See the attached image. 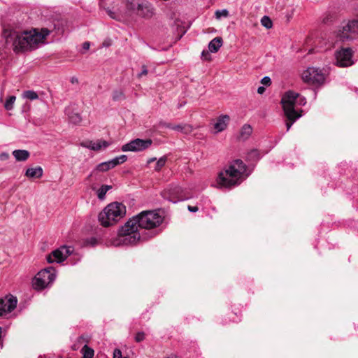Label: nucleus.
<instances>
[{"mask_svg": "<svg viewBox=\"0 0 358 358\" xmlns=\"http://www.w3.org/2000/svg\"><path fill=\"white\" fill-rule=\"evenodd\" d=\"M50 34L48 29L26 31L22 33L12 32L6 38L7 43L12 42L15 52H22L38 48V45L44 43L46 36Z\"/></svg>", "mask_w": 358, "mask_h": 358, "instance_id": "f03ea898", "label": "nucleus"}, {"mask_svg": "<svg viewBox=\"0 0 358 358\" xmlns=\"http://www.w3.org/2000/svg\"><path fill=\"white\" fill-rule=\"evenodd\" d=\"M172 129L180 131L181 133L188 134L192 131V127L189 124H174L173 127H172Z\"/></svg>", "mask_w": 358, "mask_h": 358, "instance_id": "4be33fe9", "label": "nucleus"}, {"mask_svg": "<svg viewBox=\"0 0 358 358\" xmlns=\"http://www.w3.org/2000/svg\"><path fill=\"white\" fill-rule=\"evenodd\" d=\"M261 83L266 86H269L271 84V80L268 76H264L261 80Z\"/></svg>", "mask_w": 358, "mask_h": 358, "instance_id": "c9c22d12", "label": "nucleus"}, {"mask_svg": "<svg viewBox=\"0 0 358 358\" xmlns=\"http://www.w3.org/2000/svg\"><path fill=\"white\" fill-rule=\"evenodd\" d=\"M90 47V43L88 42V41H86L85 43H83V48L85 50H89Z\"/></svg>", "mask_w": 358, "mask_h": 358, "instance_id": "79ce46f5", "label": "nucleus"}, {"mask_svg": "<svg viewBox=\"0 0 358 358\" xmlns=\"http://www.w3.org/2000/svg\"><path fill=\"white\" fill-rule=\"evenodd\" d=\"M261 158L259 151L256 149L250 150L246 157V159L249 162H256Z\"/></svg>", "mask_w": 358, "mask_h": 358, "instance_id": "b1692460", "label": "nucleus"}, {"mask_svg": "<svg viewBox=\"0 0 358 358\" xmlns=\"http://www.w3.org/2000/svg\"><path fill=\"white\" fill-rule=\"evenodd\" d=\"M83 351V358H92L94 356V350L85 345L82 350Z\"/></svg>", "mask_w": 358, "mask_h": 358, "instance_id": "c756f323", "label": "nucleus"}, {"mask_svg": "<svg viewBox=\"0 0 358 358\" xmlns=\"http://www.w3.org/2000/svg\"><path fill=\"white\" fill-rule=\"evenodd\" d=\"M252 128L248 124H245L241 129L238 139L242 141L247 140L252 134Z\"/></svg>", "mask_w": 358, "mask_h": 358, "instance_id": "6ab92c4d", "label": "nucleus"}, {"mask_svg": "<svg viewBox=\"0 0 358 358\" xmlns=\"http://www.w3.org/2000/svg\"><path fill=\"white\" fill-rule=\"evenodd\" d=\"M334 64L338 67H349L354 64L353 51L350 48H341L334 53Z\"/></svg>", "mask_w": 358, "mask_h": 358, "instance_id": "9d476101", "label": "nucleus"}, {"mask_svg": "<svg viewBox=\"0 0 358 358\" xmlns=\"http://www.w3.org/2000/svg\"><path fill=\"white\" fill-rule=\"evenodd\" d=\"M126 215V206L120 202L108 204L99 214L101 225L107 227L113 226L121 220Z\"/></svg>", "mask_w": 358, "mask_h": 358, "instance_id": "20e7f679", "label": "nucleus"}, {"mask_svg": "<svg viewBox=\"0 0 358 358\" xmlns=\"http://www.w3.org/2000/svg\"><path fill=\"white\" fill-rule=\"evenodd\" d=\"M222 38L221 37H215L208 44V50L210 52H217L222 45Z\"/></svg>", "mask_w": 358, "mask_h": 358, "instance_id": "a211bd4d", "label": "nucleus"}, {"mask_svg": "<svg viewBox=\"0 0 358 358\" xmlns=\"http://www.w3.org/2000/svg\"><path fill=\"white\" fill-rule=\"evenodd\" d=\"M156 159H157L155 157H152V158L149 159L147 162H148V164H150V163L155 162Z\"/></svg>", "mask_w": 358, "mask_h": 358, "instance_id": "09e8293b", "label": "nucleus"}, {"mask_svg": "<svg viewBox=\"0 0 358 358\" xmlns=\"http://www.w3.org/2000/svg\"><path fill=\"white\" fill-rule=\"evenodd\" d=\"M15 100H16L15 96H8L5 101V104H4L5 108L7 110H12L13 108V105H14Z\"/></svg>", "mask_w": 358, "mask_h": 358, "instance_id": "bb28decb", "label": "nucleus"}, {"mask_svg": "<svg viewBox=\"0 0 358 358\" xmlns=\"http://www.w3.org/2000/svg\"><path fill=\"white\" fill-rule=\"evenodd\" d=\"M87 243L91 245L94 246L96 243V240L94 238H91L89 240H87Z\"/></svg>", "mask_w": 358, "mask_h": 358, "instance_id": "37998d69", "label": "nucleus"}, {"mask_svg": "<svg viewBox=\"0 0 358 358\" xmlns=\"http://www.w3.org/2000/svg\"><path fill=\"white\" fill-rule=\"evenodd\" d=\"M56 278L55 270L50 266L38 272L33 280V287L36 289H43L52 283Z\"/></svg>", "mask_w": 358, "mask_h": 358, "instance_id": "1a4fd4ad", "label": "nucleus"}, {"mask_svg": "<svg viewBox=\"0 0 358 358\" xmlns=\"http://www.w3.org/2000/svg\"><path fill=\"white\" fill-rule=\"evenodd\" d=\"M250 174V172H248L247 166L242 160H234L227 169L218 174L215 186L219 188L235 187L239 185Z\"/></svg>", "mask_w": 358, "mask_h": 358, "instance_id": "7ed1b4c3", "label": "nucleus"}, {"mask_svg": "<svg viewBox=\"0 0 358 358\" xmlns=\"http://www.w3.org/2000/svg\"><path fill=\"white\" fill-rule=\"evenodd\" d=\"M80 145L94 151H99L101 149L106 148L109 145V143L104 140L85 141L81 142Z\"/></svg>", "mask_w": 358, "mask_h": 358, "instance_id": "2eb2a0df", "label": "nucleus"}, {"mask_svg": "<svg viewBox=\"0 0 358 358\" xmlns=\"http://www.w3.org/2000/svg\"><path fill=\"white\" fill-rule=\"evenodd\" d=\"M8 158V155L6 152H3L0 155L1 159H6Z\"/></svg>", "mask_w": 358, "mask_h": 358, "instance_id": "de8ad7c7", "label": "nucleus"}, {"mask_svg": "<svg viewBox=\"0 0 358 358\" xmlns=\"http://www.w3.org/2000/svg\"><path fill=\"white\" fill-rule=\"evenodd\" d=\"M122 96V92H119V91H115L114 93H113V99L114 100H117L119 99L121 96Z\"/></svg>", "mask_w": 358, "mask_h": 358, "instance_id": "4c0bfd02", "label": "nucleus"}, {"mask_svg": "<svg viewBox=\"0 0 358 358\" xmlns=\"http://www.w3.org/2000/svg\"><path fill=\"white\" fill-rule=\"evenodd\" d=\"M13 155L17 161H26L29 157V152L25 150H15L13 152Z\"/></svg>", "mask_w": 358, "mask_h": 358, "instance_id": "aec40b11", "label": "nucleus"}, {"mask_svg": "<svg viewBox=\"0 0 358 358\" xmlns=\"http://www.w3.org/2000/svg\"><path fill=\"white\" fill-rule=\"evenodd\" d=\"M73 251V248L71 246L63 245L52 251L51 254L47 257V261L48 263H61L64 261Z\"/></svg>", "mask_w": 358, "mask_h": 358, "instance_id": "ddd939ff", "label": "nucleus"}, {"mask_svg": "<svg viewBox=\"0 0 358 358\" xmlns=\"http://www.w3.org/2000/svg\"><path fill=\"white\" fill-rule=\"evenodd\" d=\"M43 169L41 166L27 169L25 176L29 178H40L43 176Z\"/></svg>", "mask_w": 358, "mask_h": 358, "instance_id": "f3484780", "label": "nucleus"}, {"mask_svg": "<svg viewBox=\"0 0 358 358\" xmlns=\"http://www.w3.org/2000/svg\"><path fill=\"white\" fill-rule=\"evenodd\" d=\"M166 358H178V357L176 356V355H171L170 356H169Z\"/></svg>", "mask_w": 358, "mask_h": 358, "instance_id": "8fccbe9b", "label": "nucleus"}, {"mask_svg": "<svg viewBox=\"0 0 358 358\" xmlns=\"http://www.w3.org/2000/svg\"><path fill=\"white\" fill-rule=\"evenodd\" d=\"M114 163L115 162H113L112 159L107 162H101L96 166L95 170L100 172L107 171L115 167Z\"/></svg>", "mask_w": 358, "mask_h": 358, "instance_id": "412c9836", "label": "nucleus"}, {"mask_svg": "<svg viewBox=\"0 0 358 358\" xmlns=\"http://www.w3.org/2000/svg\"><path fill=\"white\" fill-rule=\"evenodd\" d=\"M230 117L227 115H222L219 116L216 120V122L214 124V129L216 132H221L224 131L229 122Z\"/></svg>", "mask_w": 358, "mask_h": 358, "instance_id": "dca6fc26", "label": "nucleus"}, {"mask_svg": "<svg viewBox=\"0 0 358 358\" xmlns=\"http://www.w3.org/2000/svg\"><path fill=\"white\" fill-rule=\"evenodd\" d=\"M201 58L204 60H209L210 59V55L208 51L203 50L201 52Z\"/></svg>", "mask_w": 358, "mask_h": 358, "instance_id": "e433bc0d", "label": "nucleus"}, {"mask_svg": "<svg viewBox=\"0 0 358 358\" xmlns=\"http://www.w3.org/2000/svg\"><path fill=\"white\" fill-rule=\"evenodd\" d=\"M22 96L23 99H29V100H31V101L36 100V99H38V94L36 92L33 91V90L24 91L22 93Z\"/></svg>", "mask_w": 358, "mask_h": 358, "instance_id": "393cba45", "label": "nucleus"}, {"mask_svg": "<svg viewBox=\"0 0 358 358\" xmlns=\"http://www.w3.org/2000/svg\"><path fill=\"white\" fill-rule=\"evenodd\" d=\"M301 113H293V115H292V117H291L290 118L288 117H286L287 119L288 120L289 122H287L286 123V127H287V131H289L292 127V125L294 124V122L298 120L299 117H301Z\"/></svg>", "mask_w": 358, "mask_h": 358, "instance_id": "a878e982", "label": "nucleus"}, {"mask_svg": "<svg viewBox=\"0 0 358 358\" xmlns=\"http://www.w3.org/2000/svg\"><path fill=\"white\" fill-rule=\"evenodd\" d=\"M162 125L164 127L172 129V127H173L174 124H172L171 123L163 122V123H162Z\"/></svg>", "mask_w": 358, "mask_h": 358, "instance_id": "c03bdc74", "label": "nucleus"}, {"mask_svg": "<svg viewBox=\"0 0 358 358\" xmlns=\"http://www.w3.org/2000/svg\"><path fill=\"white\" fill-rule=\"evenodd\" d=\"M113 358H128V357H122L121 350L119 349H115L113 352Z\"/></svg>", "mask_w": 358, "mask_h": 358, "instance_id": "f704fd0d", "label": "nucleus"}, {"mask_svg": "<svg viewBox=\"0 0 358 358\" xmlns=\"http://www.w3.org/2000/svg\"><path fill=\"white\" fill-rule=\"evenodd\" d=\"M108 13L111 18H113V19H115L117 20H120V17H119V16L116 15L114 12H112L111 10H108Z\"/></svg>", "mask_w": 358, "mask_h": 358, "instance_id": "ea45409f", "label": "nucleus"}, {"mask_svg": "<svg viewBox=\"0 0 358 358\" xmlns=\"http://www.w3.org/2000/svg\"><path fill=\"white\" fill-rule=\"evenodd\" d=\"M127 155H122L115 157L112 160L113 162H115L114 165H115V166H116L118 164L124 163V162L127 161Z\"/></svg>", "mask_w": 358, "mask_h": 358, "instance_id": "7c9ffc66", "label": "nucleus"}, {"mask_svg": "<svg viewBox=\"0 0 358 358\" xmlns=\"http://www.w3.org/2000/svg\"><path fill=\"white\" fill-rule=\"evenodd\" d=\"M147 74H148V69H147L146 66L145 65H143L142 66L141 72L138 74V77L141 78L143 76H146Z\"/></svg>", "mask_w": 358, "mask_h": 358, "instance_id": "58836bf2", "label": "nucleus"}, {"mask_svg": "<svg viewBox=\"0 0 358 358\" xmlns=\"http://www.w3.org/2000/svg\"><path fill=\"white\" fill-rule=\"evenodd\" d=\"M70 121L74 124L79 123L81 121V117L78 114H74L69 117Z\"/></svg>", "mask_w": 358, "mask_h": 358, "instance_id": "473e14b6", "label": "nucleus"}, {"mask_svg": "<svg viewBox=\"0 0 358 358\" xmlns=\"http://www.w3.org/2000/svg\"><path fill=\"white\" fill-rule=\"evenodd\" d=\"M167 161V157L166 156H162V157H160L157 161V163H156V166H155V170L156 171H159L161 170V169L165 166L166 164V162Z\"/></svg>", "mask_w": 358, "mask_h": 358, "instance_id": "c85d7f7f", "label": "nucleus"}, {"mask_svg": "<svg viewBox=\"0 0 358 358\" xmlns=\"http://www.w3.org/2000/svg\"><path fill=\"white\" fill-rule=\"evenodd\" d=\"M187 209L189 212L195 213L197 212L199 208L197 206H188Z\"/></svg>", "mask_w": 358, "mask_h": 358, "instance_id": "a19ab883", "label": "nucleus"}, {"mask_svg": "<svg viewBox=\"0 0 358 358\" xmlns=\"http://www.w3.org/2000/svg\"><path fill=\"white\" fill-rule=\"evenodd\" d=\"M162 196L164 199L173 203L188 200L192 197V195L187 189L178 185L165 189L162 192Z\"/></svg>", "mask_w": 358, "mask_h": 358, "instance_id": "6e6552de", "label": "nucleus"}, {"mask_svg": "<svg viewBox=\"0 0 358 358\" xmlns=\"http://www.w3.org/2000/svg\"><path fill=\"white\" fill-rule=\"evenodd\" d=\"M185 103L180 104L178 107H179V108L182 107L183 105H185Z\"/></svg>", "mask_w": 358, "mask_h": 358, "instance_id": "3c124183", "label": "nucleus"}, {"mask_svg": "<svg viewBox=\"0 0 358 358\" xmlns=\"http://www.w3.org/2000/svg\"><path fill=\"white\" fill-rule=\"evenodd\" d=\"M336 41L345 42L358 37V20L343 22L335 32Z\"/></svg>", "mask_w": 358, "mask_h": 358, "instance_id": "0eeeda50", "label": "nucleus"}, {"mask_svg": "<svg viewBox=\"0 0 358 358\" xmlns=\"http://www.w3.org/2000/svg\"><path fill=\"white\" fill-rule=\"evenodd\" d=\"M17 298L13 295H7L0 299V316L6 315L13 310L17 306Z\"/></svg>", "mask_w": 358, "mask_h": 358, "instance_id": "4468645a", "label": "nucleus"}, {"mask_svg": "<svg viewBox=\"0 0 358 358\" xmlns=\"http://www.w3.org/2000/svg\"><path fill=\"white\" fill-rule=\"evenodd\" d=\"M215 16L217 20H220L222 18L228 17L229 16V13L227 9L217 10L215 12Z\"/></svg>", "mask_w": 358, "mask_h": 358, "instance_id": "cd10ccee", "label": "nucleus"}, {"mask_svg": "<svg viewBox=\"0 0 358 358\" xmlns=\"http://www.w3.org/2000/svg\"><path fill=\"white\" fill-rule=\"evenodd\" d=\"M261 22H262V24L267 28V29H269V28H271L273 24H272V21L271 20V19L267 17V16H264L262 20H261Z\"/></svg>", "mask_w": 358, "mask_h": 358, "instance_id": "2f4dec72", "label": "nucleus"}, {"mask_svg": "<svg viewBox=\"0 0 358 358\" xmlns=\"http://www.w3.org/2000/svg\"><path fill=\"white\" fill-rule=\"evenodd\" d=\"M145 339V334L142 331L138 332L135 336V340L136 342L139 343L143 341Z\"/></svg>", "mask_w": 358, "mask_h": 358, "instance_id": "72a5a7b5", "label": "nucleus"}, {"mask_svg": "<svg viewBox=\"0 0 358 358\" xmlns=\"http://www.w3.org/2000/svg\"><path fill=\"white\" fill-rule=\"evenodd\" d=\"M152 144L151 139L136 138L122 146L123 152H142L149 148Z\"/></svg>", "mask_w": 358, "mask_h": 358, "instance_id": "f8f14e48", "label": "nucleus"}, {"mask_svg": "<svg viewBox=\"0 0 358 358\" xmlns=\"http://www.w3.org/2000/svg\"><path fill=\"white\" fill-rule=\"evenodd\" d=\"M302 79L307 83L320 85L324 83L325 76L320 69L308 67L303 72Z\"/></svg>", "mask_w": 358, "mask_h": 358, "instance_id": "9b49d317", "label": "nucleus"}, {"mask_svg": "<svg viewBox=\"0 0 358 358\" xmlns=\"http://www.w3.org/2000/svg\"><path fill=\"white\" fill-rule=\"evenodd\" d=\"M306 103V99L304 96H301L299 94L293 91L286 92L282 97L281 104L283 108V110L286 117H291L293 113H300L302 112L301 110L299 111L297 109L298 106H305Z\"/></svg>", "mask_w": 358, "mask_h": 358, "instance_id": "39448f33", "label": "nucleus"}, {"mask_svg": "<svg viewBox=\"0 0 358 358\" xmlns=\"http://www.w3.org/2000/svg\"><path fill=\"white\" fill-rule=\"evenodd\" d=\"M163 220L164 217L157 210L142 211L119 229L117 235L110 240V243L115 247L134 245L144 239L141 229L157 227Z\"/></svg>", "mask_w": 358, "mask_h": 358, "instance_id": "f257e3e1", "label": "nucleus"}, {"mask_svg": "<svg viewBox=\"0 0 358 358\" xmlns=\"http://www.w3.org/2000/svg\"><path fill=\"white\" fill-rule=\"evenodd\" d=\"M264 92H265V87H263V86H259V87L257 88V92H258V94H262Z\"/></svg>", "mask_w": 358, "mask_h": 358, "instance_id": "a18cd8bd", "label": "nucleus"}, {"mask_svg": "<svg viewBox=\"0 0 358 358\" xmlns=\"http://www.w3.org/2000/svg\"><path fill=\"white\" fill-rule=\"evenodd\" d=\"M125 6L129 15L148 19L155 14L154 7L148 0H126Z\"/></svg>", "mask_w": 358, "mask_h": 358, "instance_id": "423d86ee", "label": "nucleus"}, {"mask_svg": "<svg viewBox=\"0 0 358 358\" xmlns=\"http://www.w3.org/2000/svg\"><path fill=\"white\" fill-rule=\"evenodd\" d=\"M70 81L72 84H78V79L75 76L71 77Z\"/></svg>", "mask_w": 358, "mask_h": 358, "instance_id": "49530a36", "label": "nucleus"}, {"mask_svg": "<svg viewBox=\"0 0 358 358\" xmlns=\"http://www.w3.org/2000/svg\"><path fill=\"white\" fill-rule=\"evenodd\" d=\"M111 188L112 186L110 185H102L100 188H99L96 191V194L99 199L103 200L106 197V194Z\"/></svg>", "mask_w": 358, "mask_h": 358, "instance_id": "5701e85b", "label": "nucleus"}]
</instances>
